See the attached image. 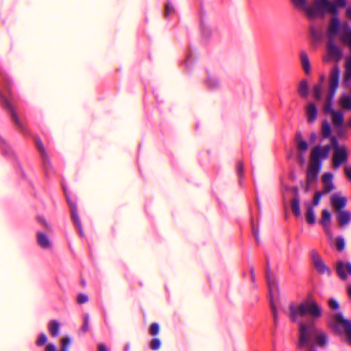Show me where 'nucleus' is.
Here are the masks:
<instances>
[{
  "mask_svg": "<svg viewBox=\"0 0 351 351\" xmlns=\"http://www.w3.org/2000/svg\"><path fill=\"white\" fill-rule=\"evenodd\" d=\"M328 342L327 332L322 328L317 327L313 321L299 323L298 346L300 348H308L310 346L324 348Z\"/></svg>",
  "mask_w": 351,
  "mask_h": 351,
  "instance_id": "nucleus-1",
  "label": "nucleus"
},
{
  "mask_svg": "<svg viewBox=\"0 0 351 351\" xmlns=\"http://www.w3.org/2000/svg\"><path fill=\"white\" fill-rule=\"evenodd\" d=\"M344 25L350 27L348 23H341L336 16L332 17L326 32L328 41L326 47V53L323 57L324 62L334 61L338 62L342 58V49L336 45L334 40L337 36H339L341 39V32Z\"/></svg>",
  "mask_w": 351,
  "mask_h": 351,
  "instance_id": "nucleus-2",
  "label": "nucleus"
},
{
  "mask_svg": "<svg viewBox=\"0 0 351 351\" xmlns=\"http://www.w3.org/2000/svg\"><path fill=\"white\" fill-rule=\"evenodd\" d=\"M339 69L335 66L332 69L329 77V88L324 105V110L326 113H330L332 123L335 126L339 127L343 121V114L341 110H334L332 108V99L335 95L339 85Z\"/></svg>",
  "mask_w": 351,
  "mask_h": 351,
  "instance_id": "nucleus-3",
  "label": "nucleus"
},
{
  "mask_svg": "<svg viewBox=\"0 0 351 351\" xmlns=\"http://www.w3.org/2000/svg\"><path fill=\"white\" fill-rule=\"evenodd\" d=\"M306 314L314 319H317L322 315V308L312 298L300 303H292L289 305L288 316L292 322H297L300 317Z\"/></svg>",
  "mask_w": 351,
  "mask_h": 351,
  "instance_id": "nucleus-4",
  "label": "nucleus"
},
{
  "mask_svg": "<svg viewBox=\"0 0 351 351\" xmlns=\"http://www.w3.org/2000/svg\"><path fill=\"white\" fill-rule=\"evenodd\" d=\"M330 149V146H317L312 149L309 167L306 176L308 184L314 182L315 180L320 168L319 160H322L328 157Z\"/></svg>",
  "mask_w": 351,
  "mask_h": 351,
  "instance_id": "nucleus-5",
  "label": "nucleus"
},
{
  "mask_svg": "<svg viewBox=\"0 0 351 351\" xmlns=\"http://www.w3.org/2000/svg\"><path fill=\"white\" fill-rule=\"evenodd\" d=\"M328 326L351 346V320L346 318L342 313H335L328 322Z\"/></svg>",
  "mask_w": 351,
  "mask_h": 351,
  "instance_id": "nucleus-6",
  "label": "nucleus"
},
{
  "mask_svg": "<svg viewBox=\"0 0 351 351\" xmlns=\"http://www.w3.org/2000/svg\"><path fill=\"white\" fill-rule=\"evenodd\" d=\"M293 5L302 10L305 14L311 19L316 18L320 16L319 8L316 4V0H314L311 4H309L308 0H291Z\"/></svg>",
  "mask_w": 351,
  "mask_h": 351,
  "instance_id": "nucleus-7",
  "label": "nucleus"
},
{
  "mask_svg": "<svg viewBox=\"0 0 351 351\" xmlns=\"http://www.w3.org/2000/svg\"><path fill=\"white\" fill-rule=\"evenodd\" d=\"M331 147L334 149L332 164L335 168H338L341 165L346 162L348 158V150L344 146L339 145L335 138L331 139Z\"/></svg>",
  "mask_w": 351,
  "mask_h": 351,
  "instance_id": "nucleus-8",
  "label": "nucleus"
},
{
  "mask_svg": "<svg viewBox=\"0 0 351 351\" xmlns=\"http://www.w3.org/2000/svg\"><path fill=\"white\" fill-rule=\"evenodd\" d=\"M316 4L319 8L321 16L325 13L335 14L339 8L346 5V0H316Z\"/></svg>",
  "mask_w": 351,
  "mask_h": 351,
  "instance_id": "nucleus-9",
  "label": "nucleus"
},
{
  "mask_svg": "<svg viewBox=\"0 0 351 351\" xmlns=\"http://www.w3.org/2000/svg\"><path fill=\"white\" fill-rule=\"evenodd\" d=\"M332 219V212L328 208H323L320 212L319 223L330 240L332 238L330 226Z\"/></svg>",
  "mask_w": 351,
  "mask_h": 351,
  "instance_id": "nucleus-10",
  "label": "nucleus"
},
{
  "mask_svg": "<svg viewBox=\"0 0 351 351\" xmlns=\"http://www.w3.org/2000/svg\"><path fill=\"white\" fill-rule=\"evenodd\" d=\"M295 146L298 160L300 163H304L305 162V154L308 146L307 142L302 138L301 133H298L295 136Z\"/></svg>",
  "mask_w": 351,
  "mask_h": 351,
  "instance_id": "nucleus-11",
  "label": "nucleus"
},
{
  "mask_svg": "<svg viewBox=\"0 0 351 351\" xmlns=\"http://www.w3.org/2000/svg\"><path fill=\"white\" fill-rule=\"evenodd\" d=\"M311 257L313 266L318 272L327 274L330 273V269L326 265L324 260L317 252H312Z\"/></svg>",
  "mask_w": 351,
  "mask_h": 351,
  "instance_id": "nucleus-12",
  "label": "nucleus"
},
{
  "mask_svg": "<svg viewBox=\"0 0 351 351\" xmlns=\"http://www.w3.org/2000/svg\"><path fill=\"white\" fill-rule=\"evenodd\" d=\"M347 201L346 197L340 192L335 193L330 197V204L336 212L341 211L346 206Z\"/></svg>",
  "mask_w": 351,
  "mask_h": 351,
  "instance_id": "nucleus-13",
  "label": "nucleus"
},
{
  "mask_svg": "<svg viewBox=\"0 0 351 351\" xmlns=\"http://www.w3.org/2000/svg\"><path fill=\"white\" fill-rule=\"evenodd\" d=\"M337 272L341 279H346L351 276V263L339 261L337 263Z\"/></svg>",
  "mask_w": 351,
  "mask_h": 351,
  "instance_id": "nucleus-14",
  "label": "nucleus"
},
{
  "mask_svg": "<svg viewBox=\"0 0 351 351\" xmlns=\"http://www.w3.org/2000/svg\"><path fill=\"white\" fill-rule=\"evenodd\" d=\"M305 115L308 123H313L318 117V108L313 102H308L305 106Z\"/></svg>",
  "mask_w": 351,
  "mask_h": 351,
  "instance_id": "nucleus-15",
  "label": "nucleus"
},
{
  "mask_svg": "<svg viewBox=\"0 0 351 351\" xmlns=\"http://www.w3.org/2000/svg\"><path fill=\"white\" fill-rule=\"evenodd\" d=\"M36 344L38 346H43L45 345L44 351H58L56 346L51 342H48V337L46 334L40 333L36 341Z\"/></svg>",
  "mask_w": 351,
  "mask_h": 351,
  "instance_id": "nucleus-16",
  "label": "nucleus"
},
{
  "mask_svg": "<svg viewBox=\"0 0 351 351\" xmlns=\"http://www.w3.org/2000/svg\"><path fill=\"white\" fill-rule=\"evenodd\" d=\"M36 240L38 245L43 249L48 250L52 247V242L47 233L38 231L36 233Z\"/></svg>",
  "mask_w": 351,
  "mask_h": 351,
  "instance_id": "nucleus-17",
  "label": "nucleus"
},
{
  "mask_svg": "<svg viewBox=\"0 0 351 351\" xmlns=\"http://www.w3.org/2000/svg\"><path fill=\"white\" fill-rule=\"evenodd\" d=\"M323 184V190L324 193H327L335 189L333 183V175L330 173H325L322 177Z\"/></svg>",
  "mask_w": 351,
  "mask_h": 351,
  "instance_id": "nucleus-18",
  "label": "nucleus"
},
{
  "mask_svg": "<svg viewBox=\"0 0 351 351\" xmlns=\"http://www.w3.org/2000/svg\"><path fill=\"white\" fill-rule=\"evenodd\" d=\"M325 75L324 74H320L319 77V82L317 84L314 86L313 88V94L314 97L316 99L320 100L322 97V93L324 86L325 82Z\"/></svg>",
  "mask_w": 351,
  "mask_h": 351,
  "instance_id": "nucleus-19",
  "label": "nucleus"
},
{
  "mask_svg": "<svg viewBox=\"0 0 351 351\" xmlns=\"http://www.w3.org/2000/svg\"><path fill=\"white\" fill-rule=\"evenodd\" d=\"M306 212H305V219L308 224L313 226L316 223V215L315 208L311 205H307L305 204Z\"/></svg>",
  "mask_w": 351,
  "mask_h": 351,
  "instance_id": "nucleus-20",
  "label": "nucleus"
},
{
  "mask_svg": "<svg viewBox=\"0 0 351 351\" xmlns=\"http://www.w3.org/2000/svg\"><path fill=\"white\" fill-rule=\"evenodd\" d=\"M337 219L340 226H346L351 221V213L348 210L337 212Z\"/></svg>",
  "mask_w": 351,
  "mask_h": 351,
  "instance_id": "nucleus-21",
  "label": "nucleus"
},
{
  "mask_svg": "<svg viewBox=\"0 0 351 351\" xmlns=\"http://www.w3.org/2000/svg\"><path fill=\"white\" fill-rule=\"evenodd\" d=\"M300 58L303 71L306 74H310L311 71V66L306 53L304 51L301 52L300 54Z\"/></svg>",
  "mask_w": 351,
  "mask_h": 351,
  "instance_id": "nucleus-22",
  "label": "nucleus"
},
{
  "mask_svg": "<svg viewBox=\"0 0 351 351\" xmlns=\"http://www.w3.org/2000/svg\"><path fill=\"white\" fill-rule=\"evenodd\" d=\"M61 324L56 320H51L48 324V330L52 337H56L59 335Z\"/></svg>",
  "mask_w": 351,
  "mask_h": 351,
  "instance_id": "nucleus-23",
  "label": "nucleus"
},
{
  "mask_svg": "<svg viewBox=\"0 0 351 351\" xmlns=\"http://www.w3.org/2000/svg\"><path fill=\"white\" fill-rule=\"evenodd\" d=\"M328 239L330 245L332 246H334L337 250L341 252L344 250L346 246V242L342 237H337L334 239V241L332 240V237L331 238L330 240L328 238Z\"/></svg>",
  "mask_w": 351,
  "mask_h": 351,
  "instance_id": "nucleus-24",
  "label": "nucleus"
},
{
  "mask_svg": "<svg viewBox=\"0 0 351 351\" xmlns=\"http://www.w3.org/2000/svg\"><path fill=\"white\" fill-rule=\"evenodd\" d=\"M324 194H326V193H324V191H316L313 195L311 202H306V204L311 205L313 207L315 208L320 204L321 198Z\"/></svg>",
  "mask_w": 351,
  "mask_h": 351,
  "instance_id": "nucleus-25",
  "label": "nucleus"
},
{
  "mask_svg": "<svg viewBox=\"0 0 351 351\" xmlns=\"http://www.w3.org/2000/svg\"><path fill=\"white\" fill-rule=\"evenodd\" d=\"M71 343L72 339L69 336H63L60 339V351H68Z\"/></svg>",
  "mask_w": 351,
  "mask_h": 351,
  "instance_id": "nucleus-26",
  "label": "nucleus"
},
{
  "mask_svg": "<svg viewBox=\"0 0 351 351\" xmlns=\"http://www.w3.org/2000/svg\"><path fill=\"white\" fill-rule=\"evenodd\" d=\"M268 287L271 300H273L277 292V285L274 278H268Z\"/></svg>",
  "mask_w": 351,
  "mask_h": 351,
  "instance_id": "nucleus-27",
  "label": "nucleus"
},
{
  "mask_svg": "<svg viewBox=\"0 0 351 351\" xmlns=\"http://www.w3.org/2000/svg\"><path fill=\"white\" fill-rule=\"evenodd\" d=\"M308 84L306 80H302L298 86V93L302 97H306L308 94Z\"/></svg>",
  "mask_w": 351,
  "mask_h": 351,
  "instance_id": "nucleus-28",
  "label": "nucleus"
},
{
  "mask_svg": "<svg viewBox=\"0 0 351 351\" xmlns=\"http://www.w3.org/2000/svg\"><path fill=\"white\" fill-rule=\"evenodd\" d=\"M38 223L44 228L46 229L49 232H51L53 231V228L50 222H49L47 219L41 215L37 217Z\"/></svg>",
  "mask_w": 351,
  "mask_h": 351,
  "instance_id": "nucleus-29",
  "label": "nucleus"
},
{
  "mask_svg": "<svg viewBox=\"0 0 351 351\" xmlns=\"http://www.w3.org/2000/svg\"><path fill=\"white\" fill-rule=\"evenodd\" d=\"M328 305L329 306V308L332 310V311H337L338 310H339V308H340V304L339 303V302L335 299V298H330L328 302ZM335 313H341L340 312H335L332 314L330 318H332V317L334 315V314ZM331 320V319H330L329 322Z\"/></svg>",
  "mask_w": 351,
  "mask_h": 351,
  "instance_id": "nucleus-30",
  "label": "nucleus"
},
{
  "mask_svg": "<svg viewBox=\"0 0 351 351\" xmlns=\"http://www.w3.org/2000/svg\"><path fill=\"white\" fill-rule=\"evenodd\" d=\"M291 207L292 212L295 216H300L301 215L300 201L297 197L292 200Z\"/></svg>",
  "mask_w": 351,
  "mask_h": 351,
  "instance_id": "nucleus-31",
  "label": "nucleus"
},
{
  "mask_svg": "<svg viewBox=\"0 0 351 351\" xmlns=\"http://www.w3.org/2000/svg\"><path fill=\"white\" fill-rule=\"evenodd\" d=\"M322 134L324 137H328L330 134V127L326 121L322 124Z\"/></svg>",
  "mask_w": 351,
  "mask_h": 351,
  "instance_id": "nucleus-32",
  "label": "nucleus"
},
{
  "mask_svg": "<svg viewBox=\"0 0 351 351\" xmlns=\"http://www.w3.org/2000/svg\"><path fill=\"white\" fill-rule=\"evenodd\" d=\"M174 7L171 3H167L165 5V15L169 16L174 12Z\"/></svg>",
  "mask_w": 351,
  "mask_h": 351,
  "instance_id": "nucleus-33",
  "label": "nucleus"
},
{
  "mask_svg": "<svg viewBox=\"0 0 351 351\" xmlns=\"http://www.w3.org/2000/svg\"><path fill=\"white\" fill-rule=\"evenodd\" d=\"M150 346L152 350L158 349L160 346V341L158 339H153L151 341Z\"/></svg>",
  "mask_w": 351,
  "mask_h": 351,
  "instance_id": "nucleus-34",
  "label": "nucleus"
},
{
  "mask_svg": "<svg viewBox=\"0 0 351 351\" xmlns=\"http://www.w3.org/2000/svg\"><path fill=\"white\" fill-rule=\"evenodd\" d=\"M159 332V326L157 324H153L150 326V333L153 335H157Z\"/></svg>",
  "mask_w": 351,
  "mask_h": 351,
  "instance_id": "nucleus-35",
  "label": "nucleus"
},
{
  "mask_svg": "<svg viewBox=\"0 0 351 351\" xmlns=\"http://www.w3.org/2000/svg\"><path fill=\"white\" fill-rule=\"evenodd\" d=\"M88 296L84 294H80L77 296V302L80 304L85 303L88 301Z\"/></svg>",
  "mask_w": 351,
  "mask_h": 351,
  "instance_id": "nucleus-36",
  "label": "nucleus"
},
{
  "mask_svg": "<svg viewBox=\"0 0 351 351\" xmlns=\"http://www.w3.org/2000/svg\"><path fill=\"white\" fill-rule=\"evenodd\" d=\"M346 16L348 19H351V5L347 7Z\"/></svg>",
  "mask_w": 351,
  "mask_h": 351,
  "instance_id": "nucleus-37",
  "label": "nucleus"
},
{
  "mask_svg": "<svg viewBox=\"0 0 351 351\" xmlns=\"http://www.w3.org/2000/svg\"><path fill=\"white\" fill-rule=\"evenodd\" d=\"M0 98L2 99V100L4 101L5 104H6L8 108L10 107L6 97L1 93H0Z\"/></svg>",
  "mask_w": 351,
  "mask_h": 351,
  "instance_id": "nucleus-38",
  "label": "nucleus"
},
{
  "mask_svg": "<svg viewBox=\"0 0 351 351\" xmlns=\"http://www.w3.org/2000/svg\"><path fill=\"white\" fill-rule=\"evenodd\" d=\"M98 351H109L106 346L104 344H99L98 346Z\"/></svg>",
  "mask_w": 351,
  "mask_h": 351,
  "instance_id": "nucleus-39",
  "label": "nucleus"
},
{
  "mask_svg": "<svg viewBox=\"0 0 351 351\" xmlns=\"http://www.w3.org/2000/svg\"><path fill=\"white\" fill-rule=\"evenodd\" d=\"M310 140L312 143H314L317 138V135L315 133H311L309 136Z\"/></svg>",
  "mask_w": 351,
  "mask_h": 351,
  "instance_id": "nucleus-40",
  "label": "nucleus"
},
{
  "mask_svg": "<svg viewBox=\"0 0 351 351\" xmlns=\"http://www.w3.org/2000/svg\"><path fill=\"white\" fill-rule=\"evenodd\" d=\"M272 308H273V315H274V322L275 324L277 323V313H276V308L272 306Z\"/></svg>",
  "mask_w": 351,
  "mask_h": 351,
  "instance_id": "nucleus-41",
  "label": "nucleus"
},
{
  "mask_svg": "<svg viewBox=\"0 0 351 351\" xmlns=\"http://www.w3.org/2000/svg\"><path fill=\"white\" fill-rule=\"evenodd\" d=\"M347 291L349 297L351 298V285H348Z\"/></svg>",
  "mask_w": 351,
  "mask_h": 351,
  "instance_id": "nucleus-42",
  "label": "nucleus"
},
{
  "mask_svg": "<svg viewBox=\"0 0 351 351\" xmlns=\"http://www.w3.org/2000/svg\"><path fill=\"white\" fill-rule=\"evenodd\" d=\"M72 217H73V219L77 221V216H76V213H75V211L73 210H72Z\"/></svg>",
  "mask_w": 351,
  "mask_h": 351,
  "instance_id": "nucleus-43",
  "label": "nucleus"
}]
</instances>
